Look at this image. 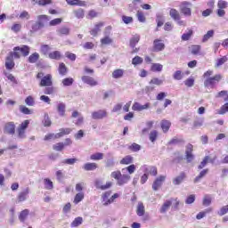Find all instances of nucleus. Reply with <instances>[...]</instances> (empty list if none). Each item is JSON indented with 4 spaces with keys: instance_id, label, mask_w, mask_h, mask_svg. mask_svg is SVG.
<instances>
[{
    "instance_id": "1",
    "label": "nucleus",
    "mask_w": 228,
    "mask_h": 228,
    "mask_svg": "<svg viewBox=\"0 0 228 228\" xmlns=\"http://www.w3.org/2000/svg\"><path fill=\"white\" fill-rule=\"evenodd\" d=\"M211 76H213V70L211 69H208L203 74V77L205 78L204 86L206 88H215L216 84L222 81L223 77L221 74H216L214 77Z\"/></svg>"
},
{
    "instance_id": "2",
    "label": "nucleus",
    "mask_w": 228,
    "mask_h": 228,
    "mask_svg": "<svg viewBox=\"0 0 228 228\" xmlns=\"http://www.w3.org/2000/svg\"><path fill=\"white\" fill-rule=\"evenodd\" d=\"M30 48L28 45L16 46L13 48V52H11L12 56H14L15 60L20 58V53L22 56H29Z\"/></svg>"
},
{
    "instance_id": "3",
    "label": "nucleus",
    "mask_w": 228,
    "mask_h": 228,
    "mask_svg": "<svg viewBox=\"0 0 228 228\" xmlns=\"http://www.w3.org/2000/svg\"><path fill=\"white\" fill-rule=\"evenodd\" d=\"M180 12L184 17H191V4L189 2H183L180 4Z\"/></svg>"
},
{
    "instance_id": "4",
    "label": "nucleus",
    "mask_w": 228,
    "mask_h": 228,
    "mask_svg": "<svg viewBox=\"0 0 228 228\" xmlns=\"http://www.w3.org/2000/svg\"><path fill=\"white\" fill-rule=\"evenodd\" d=\"M29 126V119L24 120L18 127V136L19 138H26V129Z\"/></svg>"
},
{
    "instance_id": "5",
    "label": "nucleus",
    "mask_w": 228,
    "mask_h": 228,
    "mask_svg": "<svg viewBox=\"0 0 228 228\" xmlns=\"http://www.w3.org/2000/svg\"><path fill=\"white\" fill-rule=\"evenodd\" d=\"M106 117H108V111H106V110H99L92 113V118L94 120H102V118H106Z\"/></svg>"
},
{
    "instance_id": "6",
    "label": "nucleus",
    "mask_w": 228,
    "mask_h": 228,
    "mask_svg": "<svg viewBox=\"0 0 228 228\" xmlns=\"http://www.w3.org/2000/svg\"><path fill=\"white\" fill-rule=\"evenodd\" d=\"M151 108V102H146L144 105H142L140 102H135L132 106L133 111H143Z\"/></svg>"
},
{
    "instance_id": "7",
    "label": "nucleus",
    "mask_w": 228,
    "mask_h": 228,
    "mask_svg": "<svg viewBox=\"0 0 228 228\" xmlns=\"http://www.w3.org/2000/svg\"><path fill=\"white\" fill-rule=\"evenodd\" d=\"M71 117L72 118H76L73 120V124H75V126H82L83 122H85V118L83 115L76 110L72 112Z\"/></svg>"
},
{
    "instance_id": "8",
    "label": "nucleus",
    "mask_w": 228,
    "mask_h": 228,
    "mask_svg": "<svg viewBox=\"0 0 228 228\" xmlns=\"http://www.w3.org/2000/svg\"><path fill=\"white\" fill-rule=\"evenodd\" d=\"M29 192H30L29 187L23 189L22 191H20L17 196L18 202H24L28 200Z\"/></svg>"
},
{
    "instance_id": "9",
    "label": "nucleus",
    "mask_w": 228,
    "mask_h": 228,
    "mask_svg": "<svg viewBox=\"0 0 228 228\" xmlns=\"http://www.w3.org/2000/svg\"><path fill=\"white\" fill-rule=\"evenodd\" d=\"M110 197H111V191H105L102 195V204L103 206H110V204H113V201Z\"/></svg>"
},
{
    "instance_id": "10",
    "label": "nucleus",
    "mask_w": 228,
    "mask_h": 228,
    "mask_svg": "<svg viewBox=\"0 0 228 228\" xmlns=\"http://www.w3.org/2000/svg\"><path fill=\"white\" fill-rule=\"evenodd\" d=\"M40 86H53V76L48 74L41 78Z\"/></svg>"
},
{
    "instance_id": "11",
    "label": "nucleus",
    "mask_w": 228,
    "mask_h": 228,
    "mask_svg": "<svg viewBox=\"0 0 228 228\" xmlns=\"http://www.w3.org/2000/svg\"><path fill=\"white\" fill-rule=\"evenodd\" d=\"M165 179H167V176L165 175L159 176L152 184V190H154V191H158V190L161 188V185L163 184Z\"/></svg>"
},
{
    "instance_id": "12",
    "label": "nucleus",
    "mask_w": 228,
    "mask_h": 228,
    "mask_svg": "<svg viewBox=\"0 0 228 228\" xmlns=\"http://www.w3.org/2000/svg\"><path fill=\"white\" fill-rule=\"evenodd\" d=\"M82 81L86 85H89V86H97L99 85V82L90 76H83Z\"/></svg>"
},
{
    "instance_id": "13",
    "label": "nucleus",
    "mask_w": 228,
    "mask_h": 228,
    "mask_svg": "<svg viewBox=\"0 0 228 228\" xmlns=\"http://www.w3.org/2000/svg\"><path fill=\"white\" fill-rule=\"evenodd\" d=\"M165 49V43L159 39H155L153 41V51L155 53H159Z\"/></svg>"
},
{
    "instance_id": "14",
    "label": "nucleus",
    "mask_w": 228,
    "mask_h": 228,
    "mask_svg": "<svg viewBox=\"0 0 228 228\" xmlns=\"http://www.w3.org/2000/svg\"><path fill=\"white\" fill-rule=\"evenodd\" d=\"M172 204H174V199L167 200L160 207V213H167V211H168V209H170V208L172 207Z\"/></svg>"
},
{
    "instance_id": "15",
    "label": "nucleus",
    "mask_w": 228,
    "mask_h": 228,
    "mask_svg": "<svg viewBox=\"0 0 228 228\" xmlns=\"http://www.w3.org/2000/svg\"><path fill=\"white\" fill-rule=\"evenodd\" d=\"M131 181V175H121L119 179L117 181V184L118 186H124V184H127Z\"/></svg>"
},
{
    "instance_id": "16",
    "label": "nucleus",
    "mask_w": 228,
    "mask_h": 228,
    "mask_svg": "<svg viewBox=\"0 0 228 228\" xmlns=\"http://www.w3.org/2000/svg\"><path fill=\"white\" fill-rule=\"evenodd\" d=\"M13 58L14 55H12V52L10 53V55L6 58V61H5V68L8 69V70H12V69H13V67H15V62L13 61Z\"/></svg>"
},
{
    "instance_id": "17",
    "label": "nucleus",
    "mask_w": 228,
    "mask_h": 228,
    "mask_svg": "<svg viewBox=\"0 0 228 228\" xmlns=\"http://www.w3.org/2000/svg\"><path fill=\"white\" fill-rule=\"evenodd\" d=\"M142 169L148 175L150 174L151 175H158V168H156V167L142 166Z\"/></svg>"
},
{
    "instance_id": "18",
    "label": "nucleus",
    "mask_w": 228,
    "mask_h": 228,
    "mask_svg": "<svg viewBox=\"0 0 228 228\" xmlns=\"http://www.w3.org/2000/svg\"><path fill=\"white\" fill-rule=\"evenodd\" d=\"M4 132L7 133V134H14L15 124H13L12 122L5 124Z\"/></svg>"
},
{
    "instance_id": "19",
    "label": "nucleus",
    "mask_w": 228,
    "mask_h": 228,
    "mask_svg": "<svg viewBox=\"0 0 228 228\" xmlns=\"http://www.w3.org/2000/svg\"><path fill=\"white\" fill-rule=\"evenodd\" d=\"M70 6H86V2L81 0H66Z\"/></svg>"
},
{
    "instance_id": "20",
    "label": "nucleus",
    "mask_w": 228,
    "mask_h": 228,
    "mask_svg": "<svg viewBox=\"0 0 228 228\" xmlns=\"http://www.w3.org/2000/svg\"><path fill=\"white\" fill-rule=\"evenodd\" d=\"M104 23L100 22L94 25V28L90 31V34L92 37H97L99 31H101V28H103Z\"/></svg>"
},
{
    "instance_id": "21",
    "label": "nucleus",
    "mask_w": 228,
    "mask_h": 228,
    "mask_svg": "<svg viewBox=\"0 0 228 228\" xmlns=\"http://www.w3.org/2000/svg\"><path fill=\"white\" fill-rule=\"evenodd\" d=\"M124 69H115L113 72H112V77L113 79H120L122 77H124Z\"/></svg>"
},
{
    "instance_id": "22",
    "label": "nucleus",
    "mask_w": 228,
    "mask_h": 228,
    "mask_svg": "<svg viewBox=\"0 0 228 228\" xmlns=\"http://www.w3.org/2000/svg\"><path fill=\"white\" fill-rule=\"evenodd\" d=\"M84 170L86 172H90L92 170H96L97 168V163H92V162H87L83 166Z\"/></svg>"
},
{
    "instance_id": "23",
    "label": "nucleus",
    "mask_w": 228,
    "mask_h": 228,
    "mask_svg": "<svg viewBox=\"0 0 228 228\" xmlns=\"http://www.w3.org/2000/svg\"><path fill=\"white\" fill-rule=\"evenodd\" d=\"M186 177V174L184 173H180V175L178 176H176L174 180H173V184L175 185H179L181 184V183H183V181H184Z\"/></svg>"
},
{
    "instance_id": "24",
    "label": "nucleus",
    "mask_w": 228,
    "mask_h": 228,
    "mask_svg": "<svg viewBox=\"0 0 228 228\" xmlns=\"http://www.w3.org/2000/svg\"><path fill=\"white\" fill-rule=\"evenodd\" d=\"M136 213L138 216H143V215H145V206H143V203L138 202Z\"/></svg>"
},
{
    "instance_id": "25",
    "label": "nucleus",
    "mask_w": 228,
    "mask_h": 228,
    "mask_svg": "<svg viewBox=\"0 0 228 228\" xmlns=\"http://www.w3.org/2000/svg\"><path fill=\"white\" fill-rule=\"evenodd\" d=\"M50 60H61V53L60 51H54L48 53Z\"/></svg>"
},
{
    "instance_id": "26",
    "label": "nucleus",
    "mask_w": 228,
    "mask_h": 228,
    "mask_svg": "<svg viewBox=\"0 0 228 228\" xmlns=\"http://www.w3.org/2000/svg\"><path fill=\"white\" fill-rule=\"evenodd\" d=\"M169 15L171 19H173V20H179V18L181 17V14H179V11L175 9H170Z\"/></svg>"
},
{
    "instance_id": "27",
    "label": "nucleus",
    "mask_w": 228,
    "mask_h": 228,
    "mask_svg": "<svg viewBox=\"0 0 228 228\" xmlns=\"http://www.w3.org/2000/svg\"><path fill=\"white\" fill-rule=\"evenodd\" d=\"M28 216H29V210L28 209H24L23 211H21L19 215L20 222H26Z\"/></svg>"
},
{
    "instance_id": "28",
    "label": "nucleus",
    "mask_w": 228,
    "mask_h": 228,
    "mask_svg": "<svg viewBox=\"0 0 228 228\" xmlns=\"http://www.w3.org/2000/svg\"><path fill=\"white\" fill-rule=\"evenodd\" d=\"M160 126L163 132L167 133L168 129H170V126H172V123H170L168 120H162Z\"/></svg>"
},
{
    "instance_id": "29",
    "label": "nucleus",
    "mask_w": 228,
    "mask_h": 228,
    "mask_svg": "<svg viewBox=\"0 0 228 228\" xmlns=\"http://www.w3.org/2000/svg\"><path fill=\"white\" fill-rule=\"evenodd\" d=\"M208 172H209V169H208V168L201 170L200 175L195 177L194 183H199V181H200V179H203V177H206V175H208Z\"/></svg>"
},
{
    "instance_id": "30",
    "label": "nucleus",
    "mask_w": 228,
    "mask_h": 228,
    "mask_svg": "<svg viewBox=\"0 0 228 228\" xmlns=\"http://www.w3.org/2000/svg\"><path fill=\"white\" fill-rule=\"evenodd\" d=\"M70 133H72L71 128H61L60 133L56 134V136L61 138V136H65V134H70Z\"/></svg>"
},
{
    "instance_id": "31",
    "label": "nucleus",
    "mask_w": 228,
    "mask_h": 228,
    "mask_svg": "<svg viewBox=\"0 0 228 228\" xmlns=\"http://www.w3.org/2000/svg\"><path fill=\"white\" fill-rule=\"evenodd\" d=\"M213 200V198H211V195L207 194L203 197V201L202 204L203 206H205L206 208H208V206H211V202Z\"/></svg>"
},
{
    "instance_id": "32",
    "label": "nucleus",
    "mask_w": 228,
    "mask_h": 228,
    "mask_svg": "<svg viewBox=\"0 0 228 228\" xmlns=\"http://www.w3.org/2000/svg\"><path fill=\"white\" fill-rule=\"evenodd\" d=\"M19 19H20L21 20H29V19H31V14H29L28 11H22L19 14Z\"/></svg>"
},
{
    "instance_id": "33",
    "label": "nucleus",
    "mask_w": 228,
    "mask_h": 228,
    "mask_svg": "<svg viewBox=\"0 0 228 228\" xmlns=\"http://www.w3.org/2000/svg\"><path fill=\"white\" fill-rule=\"evenodd\" d=\"M84 199H85V192H77L75 195L73 202L75 204H79V202H81Z\"/></svg>"
},
{
    "instance_id": "34",
    "label": "nucleus",
    "mask_w": 228,
    "mask_h": 228,
    "mask_svg": "<svg viewBox=\"0 0 228 228\" xmlns=\"http://www.w3.org/2000/svg\"><path fill=\"white\" fill-rule=\"evenodd\" d=\"M40 58L38 53H34L28 57V63H37Z\"/></svg>"
},
{
    "instance_id": "35",
    "label": "nucleus",
    "mask_w": 228,
    "mask_h": 228,
    "mask_svg": "<svg viewBox=\"0 0 228 228\" xmlns=\"http://www.w3.org/2000/svg\"><path fill=\"white\" fill-rule=\"evenodd\" d=\"M50 18L47 15H39L37 16V22L39 24H44L45 26V22H49Z\"/></svg>"
},
{
    "instance_id": "36",
    "label": "nucleus",
    "mask_w": 228,
    "mask_h": 228,
    "mask_svg": "<svg viewBox=\"0 0 228 228\" xmlns=\"http://www.w3.org/2000/svg\"><path fill=\"white\" fill-rule=\"evenodd\" d=\"M214 36H215V30H208L207 34L203 36L202 42L203 43L208 42V40H209V38H213Z\"/></svg>"
},
{
    "instance_id": "37",
    "label": "nucleus",
    "mask_w": 228,
    "mask_h": 228,
    "mask_svg": "<svg viewBox=\"0 0 228 228\" xmlns=\"http://www.w3.org/2000/svg\"><path fill=\"white\" fill-rule=\"evenodd\" d=\"M133 163V157L127 155L120 160L121 165H131Z\"/></svg>"
},
{
    "instance_id": "38",
    "label": "nucleus",
    "mask_w": 228,
    "mask_h": 228,
    "mask_svg": "<svg viewBox=\"0 0 228 228\" xmlns=\"http://www.w3.org/2000/svg\"><path fill=\"white\" fill-rule=\"evenodd\" d=\"M103 158H104V154L101 152H97L90 156V159H92L93 161H99Z\"/></svg>"
},
{
    "instance_id": "39",
    "label": "nucleus",
    "mask_w": 228,
    "mask_h": 228,
    "mask_svg": "<svg viewBox=\"0 0 228 228\" xmlns=\"http://www.w3.org/2000/svg\"><path fill=\"white\" fill-rule=\"evenodd\" d=\"M81 224H83V217L78 216L76 217L73 222L71 223V227H79V225H81Z\"/></svg>"
},
{
    "instance_id": "40",
    "label": "nucleus",
    "mask_w": 228,
    "mask_h": 228,
    "mask_svg": "<svg viewBox=\"0 0 228 228\" xmlns=\"http://www.w3.org/2000/svg\"><path fill=\"white\" fill-rule=\"evenodd\" d=\"M44 184H45V190H53V181H51V179H49V178L44 179Z\"/></svg>"
},
{
    "instance_id": "41",
    "label": "nucleus",
    "mask_w": 228,
    "mask_h": 228,
    "mask_svg": "<svg viewBox=\"0 0 228 228\" xmlns=\"http://www.w3.org/2000/svg\"><path fill=\"white\" fill-rule=\"evenodd\" d=\"M151 70L153 72H161V70H163V65L160 63H153L151 65Z\"/></svg>"
},
{
    "instance_id": "42",
    "label": "nucleus",
    "mask_w": 228,
    "mask_h": 228,
    "mask_svg": "<svg viewBox=\"0 0 228 228\" xmlns=\"http://www.w3.org/2000/svg\"><path fill=\"white\" fill-rule=\"evenodd\" d=\"M139 42H140V36L135 35L130 39V46L131 47H135L136 44H138Z\"/></svg>"
},
{
    "instance_id": "43",
    "label": "nucleus",
    "mask_w": 228,
    "mask_h": 228,
    "mask_svg": "<svg viewBox=\"0 0 228 228\" xmlns=\"http://www.w3.org/2000/svg\"><path fill=\"white\" fill-rule=\"evenodd\" d=\"M136 170V166H134V164H132L130 166H128L127 167H125L122 169V172H128V174H134Z\"/></svg>"
},
{
    "instance_id": "44",
    "label": "nucleus",
    "mask_w": 228,
    "mask_h": 228,
    "mask_svg": "<svg viewBox=\"0 0 228 228\" xmlns=\"http://www.w3.org/2000/svg\"><path fill=\"white\" fill-rule=\"evenodd\" d=\"M73 13L77 19H83V17H85V11L83 9L75 10Z\"/></svg>"
},
{
    "instance_id": "45",
    "label": "nucleus",
    "mask_w": 228,
    "mask_h": 228,
    "mask_svg": "<svg viewBox=\"0 0 228 228\" xmlns=\"http://www.w3.org/2000/svg\"><path fill=\"white\" fill-rule=\"evenodd\" d=\"M191 35H193V30L189 29L186 33L182 35V40H183V42L188 41L190 38H191Z\"/></svg>"
},
{
    "instance_id": "46",
    "label": "nucleus",
    "mask_w": 228,
    "mask_h": 228,
    "mask_svg": "<svg viewBox=\"0 0 228 228\" xmlns=\"http://www.w3.org/2000/svg\"><path fill=\"white\" fill-rule=\"evenodd\" d=\"M42 28H44V24L39 23L37 21L32 25V29L30 31H31V33H35V32L38 31V29H42Z\"/></svg>"
},
{
    "instance_id": "47",
    "label": "nucleus",
    "mask_w": 228,
    "mask_h": 228,
    "mask_svg": "<svg viewBox=\"0 0 228 228\" xmlns=\"http://www.w3.org/2000/svg\"><path fill=\"white\" fill-rule=\"evenodd\" d=\"M73 84H74V78L72 77H67L62 79L63 86H72Z\"/></svg>"
},
{
    "instance_id": "48",
    "label": "nucleus",
    "mask_w": 228,
    "mask_h": 228,
    "mask_svg": "<svg viewBox=\"0 0 228 228\" xmlns=\"http://www.w3.org/2000/svg\"><path fill=\"white\" fill-rule=\"evenodd\" d=\"M58 113L61 115V117H63L65 115V103L61 102L57 106Z\"/></svg>"
},
{
    "instance_id": "49",
    "label": "nucleus",
    "mask_w": 228,
    "mask_h": 228,
    "mask_svg": "<svg viewBox=\"0 0 228 228\" xmlns=\"http://www.w3.org/2000/svg\"><path fill=\"white\" fill-rule=\"evenodd\" d=\"M51 118H49V114L45 113L44 119H43V125L45 127H49L51 126Z\"/></svg>"
},
{
    "instance_id": "50",
    "label": "nucleus",
    "mask_w": 228,
    "mask_h": 228,
    "mask_svg": "<svg viewBox=\"0 0 228 228\" xmlns=\"http://www.w3.org/2000/svg\"><path fill=\"white\" fill-rule=\"evenodd\" d=\"M113 40L111 39V37H110V36H106L105 37L101 39L102 45H110V44H111Z\"/></svg>"
},
{
    "instance_id": "51",
    "label": "nucleus",
    "mask_w": 228,
    "mask_h": 228,
    "mask_svg": "<svg viewBox=\"0 0 228 228\" xmlns=\"http://www.w3.org/2000/svg\"><path fill=\"white\" fill-rule=\"evenodd\" d=\"M20 113H23L24 115H31V113H33L31 111V110H29V108H28L24 105L20 106Z\"/></svg>"
},
{
    "instance_id": "52",
    "label": "nucleus",
    "mask_w": 228,
    "mask_h": 228,
    "mask_svg": "<svg viewBox=\"0 0 228 228\" xmlns=\"http://www.w3.org/2000/svg\"><path fill=\"white\" fill-rule=\"evenodd\" d=\"M59 73L61 76H65V74H67V66H65V63L61 62L59 65Z\"/></svg>"
},
{
    "instance_id": "53",
    "label": "nucleus",
    "mask_w": 228,
    "mask_h": 228,
    "mask_svg": "<svg viewBox=\"0 0 228 228\" xmlns=\"http://www.w3.org/2000/svg\"><path fill=\"white\" fill-rule=\"evenodd\" d=\"M53 151H57L58 152L61 151L65 149V144L63 142H58L53 146Z\"/></svg>"
},
{
    "instance_id": "54",
    "label": "nucleus",
    "mask_w": 228,
    "mask_h": 228,
    "mask_svg": "<svg viewBox=\"0 0 228 228\" xmlns=\"http://www.w3.org/2000/svg\"><path fill=\"white\" fill-rule=\"evenodd\" d=\"M142 63H143V59L140 56H135L132 60V65H142Z\"/></svg>"
},
{
    "instance_id": "55",
    "label": "nucleus",
    "mask_w": 228,
    "mask_h": 228,
    "mask_svg": "<svg viewBox=\"0 0 228 228\" xmlns=\"http://www.w3.org/2000/svg\"><path fill=\"white\" fill-rule=\"evenodd\" d=\"M228 112V102L224 103L218 110L219 115H225Z\"/></svg>"
},
{
    "instance_id": "56",
    "label": "nucleus",
    "mask_w": 228,
    "mask_h": 228,
    "mask_svg": "<svg viewBox=\"0 0 228 228\" xmlns=\"http://www.w3.org/2000/svg\"><path fill=\"white\" fill-rule=\"evenodd\" d=\"M25 104H27V106H35V98H33V96H28L25 99Z\"/></svg>"
},
{
    "instance_id": "57",
    "label": "nucleus",
    "mask_w": 228,
    "mask_h": 228,
    "mask_svg": "<svg viewBox=\"0 0 228 228\" xmlns=\"http://www.w3.org/2000/svg\"><path fill=\"white\" fill-rule=\"evenodd\" d=\"M209 163V156H206L204 159L201 161L200 165L198 167L199 170H202L206 165Z\"/></svg>"
},
{
    "instance_id": "58",
    "label": "nucleus",
    "mask_w": 228,
    "mask_h": 228,
    "mask_svg": "<svg viewBox=\"0 0 228 228\" xmlns=\"http://www.w3.org/2000/svg\"><path fill=\"white\" fill-rule=\"evenodd\" d=\"M227 213H228V205L222 207L217 212V215H219V216H224V215H227Z\"/></svg>"
},
{
    "instance_id": "59",
    "label": "nucleus",
    "mask_w": 228,
    "mask_h": 228,
    "mask_svg": "<svg viewBox=\"0 0 228 228\" xmlns=\"http://www.w3.org/2000/svg\"><path fill=\"white\" fill-rule=\"evenodd\" d=\"M150 85H156L157 86H160V85H163V80L154 77L150 81Z\"/></svg>"
},
{
    "instance_id": "60",
    "label": "nucleus",
    "mask_w": 228,
    "mask_h": 228,
    "mask_svg": "<svg viewBox=\"0 0 228 228\" xmlns=\"http://www.w3.org/2000/svg\"><path fill=\"white\" fill-rule=\"evenodd\" d=\"M59 35H69L70 33V28L67 27H62L58 30Z\"/></svg>"
},
{
    "instance_id": "61",
    "label": "nucleus",
    "mask_w": 228,
    "mask_h": 228,
    "mask_svg": "<svg viewBox=\"0 0 228 228\" xmlns=\"http://www.w3.org/2000/svg\"><path fill=\"white\" fill-rule=\"evenodd\" d=\"M62 20H63L61 18L53 19V20H50L49 26H58V25H60L61 22H62Z\"/></svg>"
},
{
    "instance_id": "62",
    "label": "nucleus",
    "mask_w": 228,
    "mask_h": 228,
    "mask_svg": "<svg viewBox=\"0 0 228 228\" xmlns=\"http://www.w3.org/2000/svg\"><path fill=\"white\" fill-rule=\"evenodd\" d=\"M136 17L139 22H145L147 20L145 15L140 11L137 12Z\"/></svg>"
},
{
    "instance_id": "63",
    "label": "nucleus",
    "mask_w": 228,
    "mask_h": 228,
    "mask_svg": "<svg viewBox=\"0 0 228 228\" xmlns=\"http://www.w3.org/2000/svg\"><path fill=\"white\" fill-rule=\"evenodd\" d=\"M204 126V118L197 119L193 122V127H202Z\"/></svg>"
},
{
    "instance_id": "64",
    "label": "nucleus",
    "mask_w": 228,
    "mask_h": 228,
    "mask_svg": "<svg viewBox=\"0 0 228 228\" xmlns=\"http://www.w3.org/2000/svg\"><path fill=\"white\" fill-rule=\"evenodd\" d=\"M191 54H199L200 53V45H192L191 46Z\"/></svg>"
}]
</instances>
